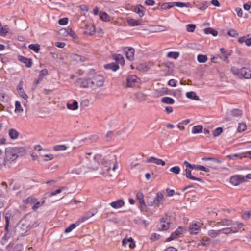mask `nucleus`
Returning a JSON list of instances; mask_svg holds the SVG:
<instances>
[{"label":"nucleus","instance_id":"26","mask_svg":"<svg viewBox=\"0 0 251 251\" xmlns=\"http://www.w3.org/2000/svg\"><path fill=\"white\" fill-rule=\"evenodd\" d=\"M161 101L162 103L168 104H173L175 103L174 100L169 97H165L162 98L161 100Z\"/></svg>","mask_w":251,"mask_h":251},{"label":"nucleus","instance_id":"56","mask_svg":"<svg viewBox=\"0 0 251 251\" xmlns=\"http://www.w3.org/2000/svg\"><path fill=\"white\" fill-rule=\"evenodd\" d=\"M113 136V132L111 131H109L105 135V139L106 141H109L111 140Z\"/></svg>","mask_w":251,"mask_h":251},{"label":"nucleus","instance_id":"2","mask_svg":"<svg viewBox=\"0 0 251 251\" xmlns=\"http://www.w3.org/2000/svg\"><path fill=\"white\" fill-rule=\"evenodd\" d=\"M102 163L106 168L107 173L110 177H115L117 176V173H115V170L118 168L116 155L105 156Z\"/></svg>","mask_w":251,"mask_h":251},{"label":"nucleus","instance_id":"47","mask_svg":"<svg viewBox=\"0 0 251 251\" xmlns=\"http://www.w3.org/2000/svg\"><path fill=\"white\" fill-rule=\"evenodd\" d=\"M246 129H247V126L245 124H244L243 123L239 124V125H238V126L237 128V130L238 132H243Z\"/></svg>","mask_w":251,"mask_h":251},{"label":"nucleus","instance_id":"32","mask_svg":"<svg viewBox=\"0 0 251 251\" xmlns=\"http://www.w3.org/2000/svg\"><path fill=\"white\" fill-rule=\"evenodd\" d=\"M0 29V36L4 37L8 32L9 28L7 25H5L2 26Z\"/></svg>","mask_w":251,"mask_h":251},{"label":"nucleus","instance_id":"38","mask_svg":"<svg viewBox=\"0 0 251 251\" xmlns=\"http://www.w3.org/2000/svg\"><path fill=\"white\" fill-rule=\"evenodd\" d=\"M174 6H176L179 7H190V3L189 2L184 3L182 2H174Z\"/></svg>","mask_w":251,"mask_h":251},{"label":"nucleus","instance_id":"8","mask_svg":"<svg viewBox=\"0 0 251 251\" xmlns=\"http://www.w3.org/2000/svg\"><path fill=\"white\" fill-rule=\"evenodd\" d=\"M202 224L199 222L195 223L190 225L189 231L191 234H197L201 230Z\"/></svg>","mask_w":251,"mask_h":251},{"label":"nucleus","instance_id":"1","mask_svg":"<svg viewBox=\"0 0 251 251\" xmlns=\"http://www.w3.org/2000/svg\"><path fill=\"white\" fill-rule=\"evenodd\" d=\"M90 74L93 75L92 77L88 78H82L77 80V83L81 87L95 90L103 85L105 79L102 75L94 71H91Z\"/></svg>","mask_w":251,"mask_h":251},{"label":"nucleus","instance_id":"10","mask_svg":"<svg viewBox=\"0 0 251 251\" xmlns=\"http://www.w3.org/2000/svg\"><path fill=\"white\" fill-rule=\"evenodd\" d=\"M244 177H242L240 175L233 176L230 178V182L234 186H237L240 183L245 181Z\"/></svg>","mask_w":251,"mask_h":251},{"label":"nucleus","instance_id":"24","mask_svg":"<svg viewBox=\"0 0 251 251\" xmlns=\"http://www.w3.org/2000/svg\"><path fill=\"white\" fill-rule=\"evenodd\" d=\"M45 199L43 198L41 201H38L37 199L36 200V202H34V204L32 206V209L33 211H36L39 208L41 207L45 203Z\"/></svg>","mask_w":251,"mask_h":251},{"label":"nucleus","instance_id":"49","mask_svg":"<svg viewBox=\"0 0 251 251\" xmlns=\"http://www.w3.org/2000/svg\"><path fill=\"white\" fill-rule=\"evenodd\" d=\"M136 198L139 201V203H144V195L142 192H139L136 194Z\"/></svg>","mask_w":251,"mask_h":251},{"label":"nucleus","instance_id":"30","mask_svg":"<svg viewBox=\"0 0 251 251\" xmlns=\"http://www.w3.org/2000/svg\"><path fill=\"white\" fill-rule=\"evenodd\" d=\"M19 132L14 129H10L9 130V135L12 139H16L19 136Z\"/></svg>","mask_w":251,"mask_h":251},{"label":"nucleus","instance_id":"5","mask_svg":"<svg viewBox=\"0 0 251 251\" xmlns=\"http://www.w3.org/2000/svg\"><path fill=\"white\" fill-rule=\"evenodd\" d=\"M29 229V224L26 220H21L16 226L17 232L21 235L25 234Z\"/></svg>","mask_w":251,"mask_h":251},{"label":"nucleus","instance_id":"52","mask_svg":"<svg viewBox=\"0 0 251 251\" xmlns=\"http://www.w3.org/2000/svg\"><path fill=\"white\" fill-rule=\"evenodd\" d=\"M68 35H69L74 39H77L78 38V36L75 32L72 30L71 28L68 27Z\"/></svg>","mask_w":251,"mask_h":251},{"label":"nucleus","instance_id":"25","mask_svg":"<svg viewBox=\"0 0 251 251\" xmlns=\"http://www.w3.org/2000/svg\"><path fill=\"white\" fill-rule=\"evenodd\" d=\"M71 58L77 62H84L86 60V58L85 57L82 56L81 55L76 54H73L71 55Z\"/></svg>","mask_w":251,"mask_h":251},{"label":"nucleus","instance_id":"45","mask_svg":"<svg viewBox=\"0 0 251 251\" xmlns=\"http://www.w3.org/2000/svg\"><path fill=\"white\" fill-rule=\"evenodd\" d=\"M174 6V2L164 3L161 6V8L163 10H167Z\"/></svg>","mask_w":251,"mask_h":251},{"label":"nucleus","instance_id":"39","mask_svg":"<svg viewBox=\"0 0 251 251\" xmlns=\"http://www.w3.org/2000/svg\"><path fill=\"white\" fill-rule=\"evenodd\" d=\"M207 59L206 55L199 54L197 56V61L199 63H205L207 61Z\"/></svg>","mask_w":251,"mask_h":251},{"label":"nucleus","instance_id":"35","mask_svg":"<svg viewBox=\"0 0 251 251\" xmlns=\"http://www.w3.org/2000/svg\"><path fill=\"white\" fill-rule=\"evenodd\" d=\"M221 229L219 230H210L208 231V235L212 238L217 237L219 234H221Z\"/></svg>","mask_w":251,"mask_h":251},{"label":"nucleus","instance_id":"37","mask_svg":"<svg viewBox=\"0 0 251 251\" xmlns=\"http://www.w3.org/2000/svg\"><path fill=\"white\" fill-rule=\"evenodd\" d=\"M147 203L149 206H155V198L152 196H148L147 198Z\"/></svg>","mask_w":251,"mask_h":251},{"label":"nucleus","instance_id":"44","mask_svg":"<svg viewBox=\"0 0 251 251\" xmlns=\"http://www.w3.org/2000/svg\"><path fill=\"white\" fill-rule=\"evenodd\" d=\"M179 55V53L178 52L171 51L167 53V56L168 58H172L175 59L177 58Z\"/></svg>","mask_w":251,"mask_h":251},{"label":"nucleus","instance_id":"4","mask_svg":"<svg viewBox=\"0 0 251 251\" xmlns=\"http://www.w3.org/2000/svg\"><path fill=\"white\" fill-rule=\"evenodd\" d=\"M21 150L24 151L23 148L9 147L6 148L5 150L6 162L8 161L15 160L18 157V153L20 152Z\"/></svg>","mask_w":251,"mask_h":251},{"label":"nucleus","instance_id":"62","mask_svg":"<svg viewBox=\"0 0 251 251\" xmlns=\"http://www.w3.org/2000/svg\"><path fill=\"white\" fill-rule=\"evenodd\" d=\"M95 214V213L93 211V210H90L86 213H85L84 215L87 217V219L92 217Z\"/></svg>","mask_w":251,"mask_h":251},{"label":"nucleus","instance_id":"59","mask_svg":"<svg viewBox=\"0 0 251 251\" xmlns=\"http://www.w3.org/2000/svg\"><path fill=\"white\" fill-rule=\"evenodd\" d=\"M133 241V239L132 237H129V238H125L122 240V245L123 246H126L127 242H130V243Z\"/></svg>","mask_w":251,"mask_h":251},{"label":"nucleus","instance_id":"40","mask_svg":"<svg viewBox=\"0 0 251 251\" xmlns=\"http://www.w3.org/2000/svg\"><path fill=\"white\" fill-rule=\"evenodd\" d=\"M231 114L234 117H240L242 115V111L238 109H234L231 111Z\"/></svg>","mask_w":251,"mask_h":251},{"label":"nucleus","instance_id":"57","mask_svg":"<svg viewBox=\"0 0 251 251\" xmlns=\"http://www.w3.org/2000/svg\"><path fill=\"white\" fill-rule=\"evenodd\" d=\"M76 225L75 224H71L67 228H66L65 230V233H69L73 229H74Z\"/></svg>","mask_w":251,"mask_h":251},{"label":"nucleus","instance_id":"50","mask_svg":"<svg viewBox=\"0 0 251 251\" xmlns=\"http://www.w3.org/2000/svg\"><path fill=\"white\" fill-rule=\"evenodd\" d=\"M170 171L172 173H174L176 175H177L180 173V168L179 166L173 167L170 169Z\"/></svg>","mask_w":251,"mask_h":251},{"label":"nucleus","instance_id":"9","mask_svg":"<svg viewBox=\"0 0 251 251\" xmlns=\"http://www.w3.org/2000/svg\"><path fill=\"white\" fill-rule=\"evenodd\" d=\"M126 58L129 61H133L134 59L135 50L132 47H126L124 49Z\"/></svg>","mask_w":251,"mask_h":251},{"label":"nucleus","instance_id":"20","mask_svg":"<svg viewBox=\"0 0 251 251\" xmlns=\"http://www.w3.org/2000/svg\"><path fill=\"white\" fill-rule=\"evenodd\" d=\"M217 225L221 226H233L236 225V224L233 223L232 221L228 219H222L219 222H218L216 224Z\"/></svg>","mask_w":251,"mask_h":251},{"label":"nucleus","instance_id":"15","mask_svg":"<svg viewBox=\"0 0 251 251\" xmlns=\"http://www.w3.org/2000/svg\"><path fill=\"white\" fill-rule=\"evenodd\" d=\"M137 77L136 75H132L128 76L127 78V87H132L135 85L137 82Z\"/></svg>","mask_w":251,"mask_h":251},{"label":"nucleus","instance_id":"7","mask_svg":"<svg viewBox=\"0 0 251 251\" xmlns=\"http://www.w3.org/2000/svg\"><path fill=\"white\" fill-rule=\"evenodd\" d=\"M170 219L167 216H165L161 219L160 222L157 227L159 230H167L170 224Z\"/></svg>","mask_w":251,"mask_h":251},{"label":"nucleus","instance_id":"36","mask_svg":"<svg viewBox=\"0 0 251 251\" xmlns=\"http://www.w3.org/2000/svg\"><path fill=\"white\" fill-rule=\"evenodd\" d=\"M204 32L206 34H211L213 36H216L218 35L217 30L210 27L204 29Z\"/></svg>","mask_w":251,"mask_h":251},{"label":"nucleus","instance_id":"60","mask_svg":"<svg viewBox=\"0 0 251 251\" xmlns=\"http://www.w3.org/2000/svg\"><path fill=\"white\" fill-rule=\"evenodd\" d=\"M202 159L203 160H205V161L211 160L213 162V163H218V164H220L221 163V161L220 160H219V159H214L212 158H203Z\"/></svg>","mask_w":251,"mask_h":251},{"label":"nucleus","instance_id":"22","mask_svg":"<svg viewBox=\"0 0 251 251\" xmlns=\"http://www.w3.org/2000/svg\"><path fill=\"white\" fill-rule=\"evenodd\" d=\"M104 68L106 70H111L113 71H116L119 68V66L118 64L113 62L105 65Z\"/></svg>","mask_w":251,"mask_h":251},{"label":"nucleus","instance_id":"29","mask_svg":"<svg viewBox=\"0 0 251 251\" xmlns=\"http://www.w3.org/2000/svg\"><path fill=\"white\" fill-rule=\"evenodd\" d=\"M186 97L190 99L195 100H199V97L196 95V93L193 91H191L186 93Z\"/></svg>","mask_w":251,"mask_h":251},{"label":"nucleus","instance_id":"3","mask_svg":"<svg viewBox=\"0 0 251 251\" xmlns=\"http://www.w3.org/2000/svg\"><path fill=\"white\" fill-rule=\"evenodd\" d=\"M231 72L240 79H250L251 78V70L247 67H244L241 69H238L236 67L231 68Z\"/></svg>","mask_w":251,"mask_h":251},{"label":"nucleus","instance_id":"63","mask_svg":"<svg viewBox=\"0 0 251 251\" xmlns=\"http://www.w3.org/2000/svg\"><path fill=\"white\" fill-rule=\"evenodd\" d=\"M87 220H88L87 217H86L84 215H82L78 219L77 221V225L79 224L80 223L84 222Z\"/></svg>","mask_w":251,"mask_h":251},{"label":"nucleus","instance_id":"12","mask_svg":"<svg viewBox=\"0 0 251 251\" xmlns=\"http://www.w3.org/2000/svg\"><path fill=\"white\" fill-rule=\"evenodd\" d=\"M146 161L147 163H152L155 164L157 165H161L162 166H164L165 165V162L164 161L161 159H158L152 156L147 158Z\"/></svg>","mask_w":251,"mask_h":251},{"label":"nucleus","instance_id":"61","mask_svg":"<svg viewBox=\"0 0 251 251\" xmlns=\"http://www.w3.org/2000/svg\"><path fill=\"white\" fill-rule=\"evenodd\" d=\"M68 22V19L67 18H63L59 19L58 23L60 25H65Z\"/></svg>","mask_w":251,"mask_h":251},{"label":"nucleus","instance_id":"43","mask_svg":"<svg viewBox=\"0 0 251 251\" xmlns=\"http://www.w3.org/2000/svg\"><path fill=\"white\" fill-rule=\"evenodd\" d=\"M100 19L104 21H108L110 20L109 15L105 12H100Z\"/></svg>","mask_w":251,"mask_h":251},{"label":"nucleus","instance_id":"16","mask_svg":"<svg viewBox=\"0 0 251 251\" xmlns=\"http://www.w3.org/2000/svg\"><path fill=\"white\" fill-rule=\"evenodd\" d=\"M19 60L24 63L27 67H30L32 65V60L30 58H27L22 55L18 56Z\"/></svg>","mask_w":251,"mask_h":251},{"label":"nucleus","instance_id":"46","mask_svg":"<svg viewBox=\"0 0 251 251\" xmlns=\"http://www.w3.org/2000/svg\"><path fill=\"white\" fill-rule=\"evenodd\" d=\"M23 109L21 105V103L19 101H16L15 102V112L21 113L23 112Z\"/></svg>","mask_w":251,"mask_h":251},{"label":"nucleus","instance_id":"14","mask_svg":"<svg viewBox=\"0 0 251 251\" xmlns=\"http://www.w3.org/2000/svg\"><path fill=\"white\" fill-rule=\"evenodd\" d=\"M48 74V71L46 69L41 70L39 72L38 78L34 82V84L36 86L43 80V77L46 76Z\"/></svg>","mask_w":251,"mask_h":251},{"label":"nucleus","instance_id":"34","mask_svg":"<svg viewBox=\"0 0 251 251\" xmlns=\"http://www.w3.org/2000/svg\"><path fill=\"white\" fill-rule=\"evenodd\" d=\"M36 198L33 196H30L27 198L26 200L23 201L24 204H34V202H36Z\"/></svg>","mask_w":251,"mask_h":251},{"label":"nucleus","instance_id":"42","mask_svg":"<svg viewBox=\"0 0 251 251\" xmlns=\"http://www.w3.org/2000/svg\"><path fill=\"white\" fill-rule=\"evenodd\" d=\"M40 45L39 44H30L28 46V48L33 50H34L36 53H38L40 50Z\"/></svg>","mask_w":251,"mask_h":251},{"label":"nucleus","instance_id":"23","mask_svg":"<svg viewBox=\"0 0 251 251\" xmlns=\"http://www.w3.org/2000/svg\"><path fill=\"white\" fill-rule=\"evenodd\" d=\"M185 172H186V177L190 179L193 180H197L199 182H202V179L198 177H196L191 175V171L190 170H188V169H185Z\"/></svg>","mask_w":251,"mask_h":251},{"label":"nucleus","instance_id":"33","mask_svg":"<svg viewBox=\"0 0 251 251\" xmlns=\"http://www.w3.org/2000/svg\"><path fill=\"white\" fill-rule=\"evenodd\" d=\"M135 97L138 100L143 101L146 100V95L142 92H139L135 94Z\"/></svg>","mask_w":251,"mask_h":251},{"label":"nucleus","instance_id":"64","mask_svg":"<svg viewBox=\"0 0 251 251\" xmlns=\"http://www.w3.org/2000/svg\"><path fill=\"white\" fill-rule=\"evenodd\" d=\"M198 169L202 171L205 172H209L210 169L208 168H206L202 165H198Z\"/></svg>","mask_w":251,"mask_h":251},{"label":"nucleus","instance_id":"21","mask_svg":"<svg viewBox=\"0 0 251 251\" xmlns=\"http://www.w3.org/2000/svg\"><path fill=\"white\" fill-rule=\"evenodd\" d=\"M180 228L176 230L174 232L172 233L171 236L166 239V242H170L176 238L178 236H179L181 233V231L180 230Z\"/></svg>","mask_w":251,"mask_h":251},{"label":"nucleus","instance_id":"17","mask_svg":"<svg viewBox=\"0 0 251 251\" xmlns=\"http://www.w3.org/2000/svg\"><path fill=\"white\" fill-rule=\"evenodd\" d=\"M124 204V201L122 199L118 200L110 203V206L114 209L120 208L123 207Z\"/></svg>","mask_w":251,"mask_h":251},{"label":"nucleus","instance_id":"18","mask_svg":"<svg viewBox=\"0 0 251 251\" xmlns=\"http://www.w3.org/2000/svg\"><path fill=\"white\" fill-rule=\"evenodd\" d=\"M134 11L138 14L140 17H142L145 14V8L141 4H138L135 7Z\"/></svg>","mask_w":251,"mask_h":251},{"label":"nucleus","instance_id":"53","mask_svg":"<svg viewBox=\"0 0 251 251\" xmlns=\"http://www.w3.org/2000/svg\"><path fill=\"white\" fill-rule=\"evenodd\" d=\"M196 28V25L194 24H188L186 25V30L188 32H192Z\"/></svg>","mask_w":251,"mask_h":251},{"label":"nucleus","instance_id":"58","mask_svg":"<svg viewBox=\"0 0 251 251\" xmlns=\"http://www.w3.org/2000/svg\"><path fill=\"white\" fill-rule=\"evenodd\" d=\"M66 189V187H61L60 188L56 190V191H55L54 192H51L50 195H49V196L50 197H52L53 196H54V195H56L60 193L62 191V189Z\"/></svg>","mask_w":251,"mask_h":251},{"label":"nucleus","instance_id":"11","mask_svg":"<svg viewBox=\"0 0 251 251\" xmlns=\"http://www.w3.org/2000/svg\"><path fill=\"white\" fill-rule=\"evenodd\" d=\"M126 21L128 24L131 26H138L143 24V22L141 20H135L129 17L126 18Z\"/></svg>","mask_w":251,"mask_h":251},{"label":"nucleus","instance_id":"19","mask_svg":"<svg viewBox=\"0 0 251 251\" xmlns=\"http://www.w3.org/2000/svg\"><path fill=\"white\" fill-rule=\"evenodd\" d=\"M112 58L116 61V63L120 64L121 65H124L125 64V60L124 57L119 54H115L112 55Z\"/></svg>","mask_w":251,"mask_h":251},{"label":"nucleus","instance_id":"54","mask_svg":"<svg viewBox=\"0 0 251 251\" xmlns=\"http://www.w3.org/2000/svg\"><path fill=\"white\" fill-rule=\"evenodd\" d=\"M67 148V146L64 145H57L54 147V150L56 151L65 150Z\"/></svg>","mask_w":251,"mask_h":251},{"label":"nucleus","instance_id":"31","mask_svg":"<svg viewBox=\"0 0 251 251\" xmlns=\"http://www.w3.org/2000/svg\"><path fill=\"white\" fill-rule=\"evenodd\" d=\"M67 107L69 109L75 110L78 109V102L76 100H74L72 104L69 102L67 103Z\"/></svg>","mask_w":251,"mask_h":251},{"label":"nucleus","instance_id":"41","mask_svg":"<svg viewBox=\"0 0 251 251\" xmlns=\"http://www.w3.org/2000/svg\"><path fill=\"white\" fill-rule=\"evenodd\" d=\"M0 163H6L5 151H3L1 149H0Z\"/></svg>","mask_w":251,"mask_h":251},{"label":"nucleus","instance_id":"13","mask_svg":"<svg viewBox=\"0 0 251 251\" xmlns=\"http://www.w3.org/2000/svg\"><path fill=\"white\" fill-rule=\"evenodd\" d=\"M155 198V207H160V205L163 204L164 201V196L161 192H158L156 194V196Z\"/></svg>","mask_w":251,"mask_h":251},{"label":"nucleus","instance_id":"6","mask_svg":"<svg viewBox=\"0 0 251 251\" xmlns=\"http://www.w3.org/2000/svg\"><path fill=\"white\" fill-rule=\"evenodd\" d=\"M243 226L242 223H236V225L232 226L230 227L221 229V233L228 234L231 233L237 232Z\"/></svg>","mask_w":251,"mask_h":251},{"label":"nucleus","instance_id":"27","mask_svg":"<svg viewBox=\"0 0 251 251\" xmlns=\"http://www.w3.org/2000/svg\"><path fill=\"white\" fill-rule=\"evenodd\" d=\"M203 127L201 125H197L194 126L192 130V133L193 134H199L202 132Z\"/></svg>","mask_w":251,"mask_h":251},{"label":"nucleus","instance_id":"55","mask_svg":"<svg viewBox=\"0 0 251 251\" xmlns=\"http://www.w3.org/2000/svg\"><path fill=\"white\" fill-rule=\"evenodd\" d=\"M228 35L231 37H235L238 36V33L235 30L233 29H230L228 31Z\"/></svg>","mask_w":251,"mask_h":251},{"label":"nucleus","instance_id":"48","mask_svg":"<svg viewBox=\"0 0 251 251\" xmlns=\"http://www.w3.org/2000/svg\"><path fill=\"white\" fill-rule=\"evenodd\" d=\"M223 132V128L222 127H217L213 132V135L214 137H217L220 135Z\"/></svg>","mask_w":251,"mask_h":251},{"label":"nucleus","instance_id":"28","mask_svg":"<svg viewBox=\"0 0 251 251\" xmlns=\"http://www.w3.org/2000/svg\"><path fill=\"white\" fill-rule=\"evenodd\" d=\"M17 90L20 97L24 100H26L28 98V96L25 93L22 87L18 85L17 87Z\"/></svg>","mask_w":251,"mask_h":251},{"label":"nucleus","instance_id":"51","mask_svg":"<svg viewBox=\"0 0 251 251\" xmlns=\"http://www.w3.org/2000/svg\"><path fill=\"white\" fill-rule=\"evenodd\" d=\"M196 6L199 9L203 11L208 7V3L207 2H204L200 5H196Z\"/></svg>","mask_w":251,"mask_h":251}]
</instances>
